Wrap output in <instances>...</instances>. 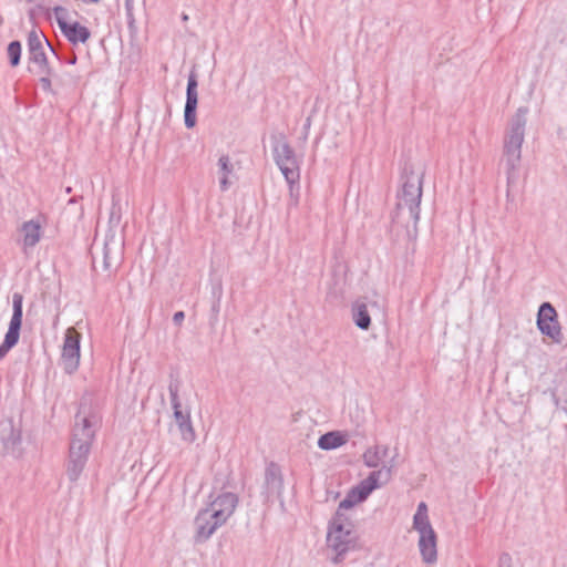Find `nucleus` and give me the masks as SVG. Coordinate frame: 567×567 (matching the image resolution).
<instances>
[{"instance_id":"f257e3e1","label":"nucleus","mask_w":567,"mask_h":567,"mask_svg":"<svg viewBox=\"0 0 567 567\" xmlns=\"http://www.w3.org/2000/svg\"><path fill=\"white\" fill-rule=\"evenodd\" d=\"M99 422V416L87 411L83 405H81L75 414L69 456L65 464L66 476L72 483L80 478L85 468Z\"/></svg>"},{"instance_id":"f03ea898","label":"nucleus","mask_w":567,"mask_h":567,"mask_svg":"<svg viewBox=\"0 0 567 567\" xmlns=\"http://www.w3.org/2000/svg\"><path fill=\"white\" fill-rule=\"evenodd\" d=\"M238 505V496L226 492L219 494L207 507L198 511L194 519L195 543H205L234 514Z\"/></svg>"},{"instance_id":"7ed1b4c3","label":"nucleus","mask_w":567,"mask_h":567,"mask_svg":"<svg viewBox=\"0 0 567 567\" xmlns=\"http://www.w3.org/2000/svg\"><path fill=\"white\" fill-rule=\"evenodd\" d=\"M528 112L529 110L527 106L518 107L508 121V125L504 134L503 162L505 163L508 184H512L517 179Z\"/></svg>"},{"instance_id":"20e7f679","label":"nucleus","mask_w":567,"mask_h":567,"mask_svg":"<svg viewBox=\"0 0 567 567\" xmlns=\"http://www.w3.org/2000/svg\"><path fill=\"white\" fill-rule=\"evenodd\" d=\"M402 186L398 192V203L392 220L400 223L401 213L408 208L409 219L416 226L420 219V204L423 194L424 172L416 174L412 166H405L402 173Z\"/></svg>"},{"instance_id":"39448f33","label":"nucleus","mask_w":567,"mask_h":567,"mask_svg":"<svg viewBox=\"0 0 567 567\" xmlns=\"http://www.w3.org/2000/svg\"><path fill=\"white\" fill-rule=\"evenodd\" d=\"M272 156L274 161L282 173L291 197L290 205L297 206L299 200L300 163L295 150L291 147L285 135L274 137Z\"/></svg>"},{"instance_id":"423d86ee","label":"nucleus","mask_w":567,"mask_h":567,"mask_svg":"<svg viewBox=\"0 0 567 567\" xmlns=\"http://www.w3.org/2000/svg\"><path fill=\"white\" fill-rule=\"evenodd\" d=\"M392 468L393 462L391 461L389 465L383 464L380 470L371 472L369 476L360 483V486L351 489L347 497L339 503L332 518H338L340 515L342 523H351L343 511L353 507L358 502L364 501L373 489L386 484L392 477Z\"/></svg>"},{"instance_id":"0eeeda50","label":"nucleus","mask_w":567,"mask_h":567,"mask_svg":"<svg viewBox=\"0 0 567 567\" xmlns=\"http://www.w3.org/2000/svg\"><path fill=\"white\" fill-rule=\"evenodd\" d=\"M327 545L336 553L332 563H342L349 551L360 548L359 536L351 523H342L340 515L331 518L328 526Z\"/></svg>"},{"instance_id":"6e6552de","label":"nucleus","mask_w":567,"mask_h":567,"mask_svg":"<svg viewBox=\"0 0 567 567\" xmlns=\"http://www.w3.org/2000/svg\"><path fill=\"white\" fill-rule=\"evenodd\" d=\"M12 317L3 342L0 344V360L18 343L23 318V296L14 292L12 296Z\"/></svg>"},{"instance_id":"1a4fd4ad","label":"nucleus","mask_w":567,"mask_h":567,"mask_svg":"<svg viewBox=\"0 0 567 567\" xmlns=\"http://www.w3.org/2000/svg\"><path fill=\"white\" fill-rule=\"evenodd\" d=\"M537 328L542 334L556 343H561L564 336L558 321L557 311L550 302H543L537 313Z\"/></svg>"},{"instance_id":"9d476101","label":"nucleus","mask_w":567,"mask_h":567,"mask_svg":"<svg viewBox=\"0 0 567 567\" xmlns=\"http://www.w3.org/2000/svg\"><path fill=\"white\" fill-rule=\"evenodd\" d=\"M81 338V333L73 327L65 331L61 359L68 374H72L79 368Z\"/></svg>"},{"instance_id":"9b49d317","label":"nucleus","mask_w":567,"mask_h":567,"mask_svg":"<svg viewBox=\"0 0 567 567\" xmlns=\"http://www.w3.org/2000/svg\"><path fill=\"white\" fill-rule=\"evenodd\" d=\"M54 12L59 28L70 43L74 45L78 43H85L90 39L91 31L86 27L82 25L78 21L72 23L65 21L64 16L66 10L64 8L55 7Z\"/></svg>"},{"instance_id":"f8f14e48","label":"nucleus","mask_w":567,"mask_h":567,"mask_svg":"<svg viewBox=\"0 0 567 567\" xmlns=\"http://www.w3.org/2000/svg\"><path fill=\"white\" fill-rule=\"evenodd\" d=\"M419 532V549L425 564H434L437 560V536L432 527L415 528Z\"/></svg>"},{"instance_id":"ddd939ff","label":"nucleus","mask_w":567,"mask_h":567,"mask_svg":"<svg viewBox=\"0 0 567 567\" xmlns=\"http://www.w3.org/2000/svg\"><path fill=\"white\" fill-rule=\"evenodd\" d=\"M197 86V74L192 71L188 75L184 109V123L187 128H193L196 125V110L198 103Z\"/></svg>"},{"instance_id":"4468645a","label":"nucleus","mask_w":567,"mask_h":567,"mask_svg":"<svg viewBox=\"0 0 567 567\" xmlns=\"http://www.w3.org/2000/svg\"><path fill=\"white\" fill-rule=\"evenodd\" d=\"M40 218L39 216L35 219L22 223L19 229L22 235L21 245L23 252H27L29 248L35 247L42 238L43 230Z\"/></svg>"},{"instance_id":"2eb2a0df","label":"nucleus","mask_w":567,"mask_h":567,"mask_svg":"<svg viewBox=\"0 0 567 567\" xmlns=\"http://www.w3.org/2000/svg\"><path fill=\"white\" fill-rule=\"evenodd\" d=\"M41 35L42 34L35 29H32L28 34V61L29 64H33L32 68L40 64L45 65V62L49 61L44 52Z\"/></svg>"},{"instance_id":"dca6fc26","label":"nucleus","mask_w":567,"mask_h":567,"mask_svg":"<svg viewBox=\"0 0 567 567\" xmlns=\"http://www.w3.org/2000/svg\"><path fill=\"white\" fill-rule=\"evenodd\" d=\"M265 487L268 494L280 496L284 491V478L280 466L270 462L265 472Z\"/></svg>"},{"instance_id":"f3484780","label":"nucleus","mask_w":567,"mask_h":567,"mask_svg":"<svg viewBox=\"0 0 567 567\" xmlns=\"http://www.w3.org/2000/svg\"><path fill=\"white\" fill-rule=\"evenodd\" d=\"M179 386H181L179 380L177 378H173V375H171V382L168 384V392H169V398H171V404L174 410V417H175V421L177 424L190 419L189 412L184 413L182 411V404H181L179 395H178Z\"/></svg>"},{"instance_id":"a211bd4d","label":"nucleus","mask_w":567,"mask_h":567,"mask_svg":"<svg viewBox=\"0 0 567 567\" xmlns=\"http://www.w3.org/2000/svg\"><path fill=\"white\" fill-rule=\"evenodd\" d=\"M388 445H374L363 453V462L368 467L375 468L380 465V462L388 456Z\"/></svg>"},{"instance_id":"6ab92c4d","label":"nucleus","mask_w":567,"mask_h":567,"mask_svg":"<svg viewBox=\"0 0 567 567\" xmlns=\"http://www.w3.org/2000/svg\"><path fill=\"white\" fill-rule=\"evenodd\" d=\"M352 319L358 328L368 330L371 326V317L365 303L355 302L352 306Z\"/></svg>"},{"instance_id":"aec40b11","label":"nucleus","mask_w":567,"mask_h":567,"mask_svg":"<svg viewBox=\"0 0 567 567\" xmlns=\"http://www.w3.org/2000/svg\"><path fill=\"white\" fill-rule=\"evenodd\" d=\"M347 439L340 432H328L321 435L318 440V446L321 450H333L346 444Z\"/></svg>"},{"instance_id":"412c9836","label":"nucleus","mask_w":567,"mask_h":567,"mask_svg":"<svg viewBox=\"0 0 567 567\" xmlns=\"http://www.w3.org/2000/svg\"><path fill=\"white\" fill-rule=\"evenodd\" d=\"M22 45L18 40L11 41L7 48V54L9 58V63L12 68H16L20 64L21 60Z\"/></svg>"},{"instance_id":"4be33fe9","label":"nucleus","mask_w":567,"mask_h":567,"mask_svg":"<svg viewBox=\"0 0 567 567\" xmlns=\"http://www.w3.org/2000/svg\"><path fill=\"white\" fill-rule=\"evenodd\" d=\"M430 520L427 516V507L424 502H421L417 506L416 513L413 517V527L421 528L423 526H430Z\"/></svg>"},{"instance_id":"5701e85b","label":"nucleus","mask_w":567,"mask_h":567,"mask_svg":"<svg viewBox=\"0 0 567 567\" xmlns=\"http://www.w3.org/2000/svg\"><path fill=\"white\" fill-rule=\"evenodd\" d=\"M126 20L130 33L135 35L137 33L136 20L134 16V0H124Z\"/></svg>"},{"instance_id":"b1692460","label":"nucleus","mask_w":567,"mask_h":567,"mask_svg":"<svg viewBox=\"0 0 567 567\" xmlns=\"http://www.w3.org/2000/svg\"><path fill=\"white\" fill-rule=\"evenodd\" d=\"M117 265V258L113 256L110 246L105 244L103 247V269L106 271H115Z\"/></svg>"},{"instance_id":"393cba45","label":"nucleus","mask_w":567,"mask_h":567,"mask_svg":"<svg viewBox=\"0 0 567 567\" xmlns=\"http://www.w3.org/2000/svg\"><path fill=\"white\" fill-rule=\"evenodd\" d=\"M182 439L188 443H192L196 439L195 430L193 427L190 419L177 424Z\"/></svg>"},{"instance_id":"a878e982","label":"nucleus","mask_w":567,"mask_h":567,"mask_svg":"<svg viewBox=\"0 0 567 567\" xmlns=\"http://www.w3.org/2000/svg\"><path fill=\"white\" fill-rule=\"evenodd\" d=\"M29 71L31 73H34V74H38L40 76H47L49 79H52L53 76H55V71L54 69L50 65L49 61L45 62V65L43 64H40L35 68H32L31 65L29 66Z\"/></svg>"},{"instance_id":"bb28decb","label":"nucleus","mask_w":567,"mask_h":567,"mask_svg":"<svg viewBox=\"0 0 567 567\" xmlns=\"http://www.w3.org/2000/svg\"><path fill=\"white\" fill-rule=\"evenodd\" d=\"M218 166L221 175L229 176L233 173L234 166L228 155H221L218 159Z\"/></svg>"},{"instance_id":"cd10ccee","label":"nucleus","mask_w":567,"mask_h":567,"mask_svg":"<svg viewBox=\"0 0 567 567\" xmlns=\"http://www.w3.org/2000/svg\"><path fill=\"white\" fill-rule=\"evenodd\" d=\"M498 567H514L512 556L508 553L501 554L498 558Z\"/></svg>"},{"instance_id":"c85d7f7f","label":"nucleus","mask_w":567,"mask_h":567,"mask_svg":"<svg viewBox=\"0 0 567 567\" xmlns=\"http://www.w3.org/2000/svg\"><path fill=\"white\" fill-rule=\"evenodd\" d=\"M40 85L43 91L51 93L52 92V81L47 76H40L39 79Z\"/></svg>"},{"instance_id":"c756f323","label":"nucleus","mask_w":567,"mask_h":567,"mask_svg":"<svg viewBox=\"0 0 567 567\" xmlns=\"http://www.w3.org/2000/svg\"><path fill=\"white\" fill-rule=\"evenodd\" d=\"M185 319V313L184 311H177L174 313L173 316V322L176 324V326H181L183 323Z\"/></svg>"},{"instance_id":"7c9ffc66","label":"nucleus","mask_w":567,"mask_h":567,"mask_svg":"<svg viewBox=\"0 0 567 567\" xmlns=\"http://www.w3.org/2000/svg\"><path fill=\"white\" fill-rule=\"evenodd\" d=\"M219 184L221 190H227L229 187L228 176L221 175Z\"/></svg>"},{"instance_id":"2f4dec72","label":"nucleus","mask_w":567,"mask_h":567,"mask_svg":"<svg viewBox=\"0 0 567 567\" xmlns=\"http://www.w3.org/2000/svg\"><path fill=\"white\" fill-rule=\"evenodd\" d=\"M69 63H70V64H75V63H76V55H75V54H73V55L70 58Z\"/></svg>"},{"instance_id":"473e14b6","label":"nucleus","mask_w":567,"mask_h":567,"mask_svg":"<svg viewBox=\"0 0 567 567\" xmlns=\"http://www.w3.org/2000/svg\"><path fill=\"white\" fill-rule=\"evenodd\" d=\"M84 3H99L100 0H82Z\"/></svg>"},{"instance_id":"72a5a7b5","label":"nucleus","mask_w":567,"mask_h":567,"mask_svg":"<svg viewBox=\"0 0 567 567\" xmlns=\"http://www.w3.org/2000/svg\"><path fill=\"white\" fill-rule=\"evenodd\" d=\"M213 311L216 312V313L218 312V305H214L213 306Z\"/></svg>"},{"instance_id":"f704fd0d","label":"nucleus","mask_w":567,"mask_h":567,"mask_svg":"<svg viewBox=\"0 0 567 567\" xmlns=\"http://www.w3.org/2000/svg\"><path fill=\"white\" fill-rule=\"evenodd\" d=\"M75 202H76V198H75V197H73V198H71V199L69 200V203H70V204H73V203H75Z\"/></svg>"},{"instance_id":"c9c22d12","label":"nucleus","mask_w":567,"mask_h":567,"mask_svg":"<svg viewBox=\"0 0 567 567\" xmlns=\"http://www.w3.org/2000/svg\"><path fill=\"white\" fill-rule=\"evenodd\" d=\"M182 19H183L184 21L188 20L187 14H183Z\"/></svg>"},{"instance_id":"e433bc0d","label":"nucleus","mask_w":567,"mask_h":567,"mask_svg":"<svg viewBox=\"0 0 567 567\" xmlns=\"http://www.w3.org/2000/svg\"><path fill=\"white\" fill-rule=\"evenodd\" d=\"M71 190H72V188H71V187H66V189H65V192H66L68 194H70V193H71Z\"/></svg>"}]
</instances>
